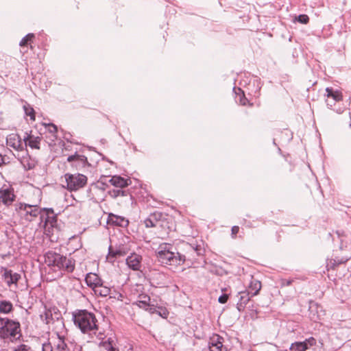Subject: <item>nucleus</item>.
I'll return each instance as SVG.
<instances>
[{
  "label": "nucleus",
  "mask_w": 351,
  "mask_h": 351,
  "mask_svg": "<svg viewBox=\"0 0 351 351\" xmlns=\"http://www.w3.org/2000/svg\"><path fill=\"white\" fill-rule=\"evenodd\" d=\"M343 232L341 233H340L339 231H337V234H338L339 237H341V235H343Z\"/></svg>",
  "instance_id": "5fc2aeb1"
},
{
  "label": "nucleus",
  "mask_w": 351,
  "mask_h": 351,
  "mask_svg": "<svg viewBox=\"0 0 351 351\" xmlns=\"http://www.w3.org/2000/svg\"><path fill=\"white\" fill-rule=\"evenodd\" d=\"M187 245H191V243H182L178 247L169 243L161 244L156 252L157 258L162 264L172 266L182 265L186 262L188 253H189V250H186Z\"/></svg>",
  "instance_id": "f257e3e1"
},
{
  "label": "nucleus",
  "mask_w": 351,
  "mask_h": 351,
  "mask_svg": "<svg viewBox=\"0 0 351 351\" xmlns=\"http://www.w3.org/2000/svg\"><path fill=\"white\" fill-rule=\"evenodd\" d=\"M14 311L12 303L8 300L0 301V313L2 314H8Z\"/></svg>",
  "instance_id": "c756f323"
},
{
  "label": "nucleus",
  "mask_w": 351,
  "mask_h": 351,
  "mask_svg": "<svg viewBox=\"0 0 351 351\" xmlns=\"http://www.w3.org/2000/svg\"><path fill=\"white\" fill-rule=\"evenodd\" d=\"M143 257L140 254L132 253L125 260L128 267L133 271H140L142 267Z\"/></svg>",
  "instance_id": "f8f14e48"
},
{
  "label": "nucleus",
  "mask_w": 351,
  "mask_h": 351,
  "mask_svg": "<svg viewBox=\"0 0 351 351\" xmlns=\"http://www.w3.org/2000/svg\"><path fill=\"white\" fill-rule=\"evenodd\" d=\"M348 258H341V259H333L331 258L328 261L326 267L328 270L329 269H335V267L341 264H343L348 261Z\"/></svg>",
  "instance_id": "2f4dec72"
},
{
  "label": "nucleus",
  "mask_w": 351,
  "mask_h": 351,
  "mask_svg": "<svg viewBox=\"0 0 351 351\" xmlns=\"http://www.w3.org/2000/svg\"><path fill=\"white\" fill-rule=\"evenodd\" d=\"M64 178L66 182V189L69 191H76L84 187L88 180L87 177L82 173H67L64 175Z\"/></svg>",
  "instance_id": "423d86ee"
},
{
  "label": "nucleus",
  "mask_w": 351,
  "mask_h": 351,
  "mask_svg": "<svg viewBox=\"0 0 351 351\" xmlns=\"http://www.w3.org/2000/svg\"><path fill=\"white\" fill-rule=\"evenodd\" d=\"M4 164H6L5 156H2L1 154H0V167Z\"/></svg>",
  "instance_id": "8fccbe9b"
},
{
  "label": "nucleus",
  "mask_w": 351,
  "mask_h": 351,
  "mask_svg": "<svg viewBox=\"0 0 351 351\" xmlns=\"http://www.w3.org/2000/svg\"><path fill=\"white\" fill-rule=\"evenodd\" d=\"M107 223L108 225L126 228L129 224V220L124 217L110 213L108 216Z\"/></svg>",
  "instance_id": "2eb2a0df"
},
{
  "label": "nucleus",
  "mask_w": 351,
  "mask_h": 351,
  "mask_svg": "<svg viewBox=\"0 0 351 351\" xmlns=\"http://www.w3.org/2000/svg\"><path fill=\"white\" fill-rule=\"evenodd\" d=\"M129 250L130 249L124 244H119L115 246L110 245L108 247V253L106 256V260L110 263H114L117 258L126 255L129 252Z\"/></svg>",
  "instance_id": "1a4fd4ad"
},
{
  "label": "nucleus",
  "mask_w": 351,
  "mask_h": 351,
  "mask_svg": "<svg viewBox=\"0 0 351 351\" xmlns=\"http://www.w3.org/2000/svg\"><path fill=\"white\" fill-rule=\"evenodd\" d=\"M223 338L217 334H214L212 337L210 339L209 341V348L210 351H213L211 350V347H215L218 351H227L226 348H223Z\"/></svg>",
  "instance_id": "4be33fe9"
},
{
  "label": "nucleus",
  "mask_w": 351,
  "mask_h": 351,
  "mask_svg": "<svg viewBox=\"0 0 351 351\" xmlns=\"http://www.w3.org/2000/svg\"><path fill=\"white\" fill-rule=\"evenodd\" d=\"M238 302L237 303V308L239 312H242L247 307L251 298L250 291H240L237 295Z\"/></svg>",
  "instance_id": "4468645a"
},
{
  "label": "nucleus",
  "mask_w": 351,
  "mask_h": 351,
  "mask_svg": "<svg viewBox=\"0 0 351 351\" xmlns=\"http://www.w3.org/2000/svg\"><path fill=\"white\" fill-rule=\"evenodd\" d=\"M42 351H53L51 343H43L42 346Z\"/></svg>",
  "instance_id": "de8ad7c7"
},
{
  "label": "nucleus",
  "mask_w": 351,
  "mask_h": 351,
  "mask_svg": "<svg viewBox=\"0 0 351 351\" xmlns=\"http://www.w3.org/2000/svg\"><path fill=\"white\" fill-rule=\"evenodd\" d=\"M162 217L163 215L161 212L155 211L144 220V224L146 228H154L157 226L158 222L162 219Z\"/></svg>",
  "instance_id": "6ab92c4d"
},
{
  "label": "nucleus",
  "mask_w": 351,
  "mask_h": 351,
  "mask_svg": "<svg viewBox=\"0 0 351 351\" xmlns=\"http://www.w3.org/2000/svg\"><path fill=\"white\" fill-rule=\"evenodd\" d=\"M15 210L27 221H32L38 215L41 217L42 208L37 205L19 203L15 206Z\"/></svg>",
  "instance_id": "39448f33"
},
{
  "label": "nucleus",
  "mask_w": 351,
  "mask_h": 351,
  "mask_svg": "<svg viewBox=\"0 0 351 351\" xmlns=\"http://www.w3.org/2000/svg\"><path fill=\"white\" fill-rule=\"evenodd\" d=\"M43 229H44V232L47 235V236H51V234H53V229L55 228H56V225H53V224H44L43 223Z\"/></svg>",
  "instance_id": "58836bf2"
},
{
  "label": "nucleus",
  "mask_w": 351,
  "mask_h": 351,
  "mask_svg": "<svg viewBox=\"0 0 351 351\" xmlns=\"http://www.w3.org/2000/svg\"><path fill=\"white\" fill-rule=\"evenodd\" d=\"M326 105L328 108H332L334 106V103H330V99H332L334 101H340L343 99V95L341 91L338 90H335L332 87H327L326 88Z\"/></svg>",
  "instance_id": "ddd939ff"
},
{
  "label": "nucleus",
  "mask_w": 351,
  "mask_h": 351,
  "mask_svg": "<svg viewBox=\"0 0 351 351\" xmlns=\"http://www.w3.org/2000/svg\"><path fill=\"white\" fill-rule=\"evenodd\" d=\"M7 145L14 148L17 151H23L24 147L23 146L21 138L19 135L12 134L10 135L6 139Z\"/></svg>",
  "instance_id": "aec40b11"
},
{
  "label": "nucleus",
  "mask_w": 351,
  "mask_h": 351,
  "mask_svg": "<svg viewBox=\"0 0 351 351\" xmlns=\"http://www.w3.org/2000/svg\"><path fill=\"white\" fill-rule=\"evenodd\" d=\"M247 101V99L243 95V97H241L240 102L242 105H245Z\"/></svg>",
  "instance_id": "603ef678"
},
{
  "label": "nucleus",
  "mask_w": 351,
  "mask_h": 351,
  "mask_svg": "<svg viewBox=\"0 0 351 351\" xmlns=\"http://www.w3.org/2000/svg\"><path fill=\"white\" fill-rule=\"evenodd\" d=\"M98 346L101 348V351H119L114 340L112 337H108L105 341H101Z\"/></svg>",
  "instance_id": "5701e85b"
},
{
  "label": "nucleus",
  "mask_w": 351,
  "mask_h": 351,
  "mask_svg": "<svg viewBox=\"0 0 351 351\" xmlns=\"http://www.w3.org/2000/svg\"><path fill=\"white\" fill-rule=\"evenodd\" d=\"M16 195L13 189L6 188L0 189V201L6 206H10L14 201Z\"/></svg>",
  "instance_id": "dca6fc26"
},
{
  "label": "nucleus",
  "mask_w": 351,
  "mask_h": 351,
  "mask_svg": "<svg viewBox=\"0 0 351 351\" xmlns=\"http://www.w3.org/2000/svg\"><path fill=\"white\" fill-rule=\"evenodd\" d=\"M337 101H334L332 99H330V103H334V105L335 104Z\"/></svg>",
  "instance_id": "6e6d98bb"
},
{
  "label": "nucleus",
  "mask_w": 351,
  "mask_h": 351,
  "mask_svg": "<svg viewBox=\"0 0 351 351\" xmlns=\"http://www.w3.org/2000/svg\"><path fill=\"white\" fill-rule=\"evenodd\" d=\"M2 269L4 270V273L2 275V277L3 278L8 286L11 287V285L13 284L16 285L19 280L21 278V274L18 273H14L12 270L8 269L7 268L2 267Z\"/></svg>",
  "instance_id": "f3484780"
},
{
  "label": "nucleus",
  "mask_w": 351,
  "mask_h": 351,
  "mask_svg": "<svg viewBox=\"0 0 351 351\" xmlns=\"http://www.w3.org/2000/svg\"><path fill=\"white\" fill-rule=\"evenodd\" d=\"M46 127H48V130L51 134H55L58 132L57 126L53 123H49L46 125Z\"/></svg>",
  "instance_id": "37998d69"
},
{
  "label": "nucleus",
  "mask_w": 351,
  "mask_h": 351,
  "mask_svg": "<svg viewBox=\"0 0 351 351\" xmlns=\"http://www.w3.org/2000/svg\"><path fill=\"white\" fill-rule=\"evenodd\" d=\"M45 263L49 267L56 268L59 271L72 273L75 269V261L55 251L49 250L44 255Z\"/></svg>",
  "instance_id": "f03ea898"
},
{
  "label": "nucleus",
  "mask_w": 351,
  "mask_h": 351,
  "mask_svg": "<svg viewBox=\"0 0 351 351\" xmlns=\"http://www.w3.org/2000/svg\"><path fill=\"white\" fill-rule=\"evenodd\" d=\"M319 308H321V306L317 302L312 300L309 302L308 311H310L311 319L316 321V319H318Z\"/></svg>",
  "instance_id": "c85d7f7f"
},
{
  "label": "nucleus",
  "mask_w": 351,
  "mask_h": 351,
  "mask_svg": "<svg viewBox=\"0 0 351 351\" xmlns=\"http://www.w3.org/2000/svg\"><path fill=\"white\" fill-rule=\"evenodd\" d=\"M23 110L26 116H29L30 119L34 121L36 119V113L32 106L27 102L23 106Z\"/></svg>",
  "instance_id": "72a5a7b5"
},
{
  "label": "nucleus",
  "mask_w": 351,
  "mask_h": 351,
  "mask_svg": "<svg viewBox=\"0 0 351 351\" xmlns=\"http://www.w3.org/2000/svg\"><path fill=\"white\" fill-rule=\"evenodd\" d=\"M74 324L80 328L82 333L98 330L97 319L93 313L88 311L77 310L73 313Z\"/></svg>",
  "instance_id": "7ed1b4c3"
},
{
  "label": "nucleus",
  "mask_w": 351,
  "mask_h": 351,
  "mask_svg": "<svg viewBox=\"0 0 351 351\" xmlns=\"http://www.w3.org/2000/svg\"><path fill=\"white\" fill-rule=\"evenodd\" d=\"M97 337L99 339H101V341H105L104 340V334L103 332H99L97 335Z\"/></svg>",
  "instance_id": "3c124183"
},
{
  "label": "nucleus",
  "mask_w": 351,
  "mask_h": 351,
  "mask_svg": "<svg viewBox=\"0 0 351 351\" xmlns=\"http://www.w3.org/2000/svg\"><path fill=\"white\" fill-rule=\"evenodd\" d=\"M58 351H68L66 343L64 341H60L57 346Z\"/></svg>",
  "instance_id": "79ce46f5"
},
{
  "label": "nucleus",
  "mask_w": 351,
  "mask_h": 351,
  "mask_svg": "<svg viewBox=\"0 0 351 351\" xmlns=\"http://www.w3.org/2000/svg\"><path fill=\"white\" fill-rule=\"evenodd\" d=\"M157 308H158V307L155 306L153 304H149V306L147 307V308H145V310L148 311L151 314H154V313H157V311H158Z\"/></svg>",
  "instance_id": "a18cd8bd"
},
{
  "label": "nucleus",
  "mask_w": 351,
  "mask_h": 351,
  "mask_svg": "<svg viewBox=\"0 0 351 351\" xmlns=\"http://www.w3.org/2000/svg\"><path fill=\"white\" fill-rule=\"evenodd\" d=\"M322 343H317V340L311 337L306 339L303 341H295L291 343L290 346V351H306L311 350L312 351H321Z\"/></svg>",
  "instance_id": "0eeeda50"
},
{
  "label": "nucleus",
  "mask_w": 351,
  "mask_h": 351,
  "mask_svg": "<svg viewBox=\"0 0 351 351\" xmlns=\"http://www.w3.org/2000/svg\"><path fill=\"white\" fill-rule=\"evenodd\" d=\"M0 326L1 339L14 341L21 337L19 322L9 318L0 317Z\"/></svg>",
  "instance_id": "20e7f679"
},
{
  "label": "nucleus",
  "mask_w": 351,
  "mask_h": 351,
  "mask_svg": "<svg viewBox=\"0 0 351 351\" xmlns=\"http://www.w3.org/2000/svg\"><path fill=\"white\" fill-rule=\"evenodd\" d=\"M67 161L71 164L72 167L77 169L90 166L87 158L84 155L77 154V152L69 156L67 158Z\"/></svg>",
  "instance_id": "9d476101"
},
{
  "label": "nucleus",
  "mask_w": 351,
  "mask_h": 351,
  "mask_svg": "<svg viewBox=\"0 0 351 351\" xmlns=\"http://www.w3.org/2000/svg\"><path fill=\"white\" fill-rule=\"evenodd\" d=\"M14 351H34V350L29 346L22 343L15 347Z\"/></svg>",
  "instance_id": "ea45409f"
},
{
  "label": "nucleus",
  "mask_w": 351,
  "mask_h": 351,
  "mask_svg": "<svg viewBox=\"0 0 351 351\" xmlns=\"http://www.w3.org/2000/svg\"><path fill=\"white\" fill-rule=\"evenodd\" d=\"M108 185L102 182V181H97L96 183L92 184V187L93 188L94 191H105L107 188Z\"/></svg>",
  "instance_id": "e433bc0d"
},
{
  "label": "nucleus",
  "mask_w": 351,
  "mask_h": 351,
  "mask_svg": "<svg viewBox=\"0 0 351 351\" xmlns=\"http://www.w3.org/2000/svg\"><path fill=\"white\" fill-rule=\"evenodd\" d=\"M26 152V156H22L19 160L25 169L30 170L35 167V162L30 158L27 149Z\"/></svg>",
  "instance_id": "bb28decb"
},
{
  "label": "nucleus",
  "mask_w": 351,
  "mask_h": 351,
  "mask_svg": "<svg viewBox=\"0 0 351 351\" xmlns=\"http://www.w3.org/2000/svg\"><path fill=\"white\" fill-rule=\"evenodd\" d=\"M93 191H94V190H93V188L92 187V186L86 191L87 196L90 199H93L94 197V195L92 193Z\"/></svg>",
  "instance_id": "09e8293b"
},
{
  "label": "nucleus",
  "mask_w": 351,
  "mask_h": 351,
  "mask_svg": "<svg viewBox=\"0 0 351 351\" xmlns=\"http://www.w3.org/2000/svg\"><path fill=\"white\" fill-rule=\"evenodd\" d=\"M295 21L301 24H307L309 22V17L306 14H300L295 16Z\"/></svg>",
  "instance_id": "4c0bfd02"
},
{
  "label": "nucleus",
  "mask_w": 351,
  "mask_h": 351,
  "mask_svg": "<svg viewBox=\"0 0 351 351\" xmlns=\"http://www.w3.org/2000/svg\"><path fill=\"white\" fill-rule=\"evenodd\" d=\"M102 281L100 277L95 273H88L85 277V282L87 286L91 288L93 291H94L98 285H100Z\"/></svg>",
  "instance_id": "412c9836"
},
{
  "label": "nucleus",
  "mask_w": 351,
  "mask_h": 351,
  "mask_svg": "<svg viewBox=\"0 0 351 351\" xmlns=\"http://www.w3.org/2000/svg\"><path fill=\"white\" fill-rule=\"evenodd\" d=\"M42 210L40 223L57 226L58 217L54 214L53 209L51 208H43Z\"/></svg>",
  "instance_id": "9b49d317"
},
{
  "label": "nucleus",
  "mask_w": 351,
  "mask_h": 351,
  "mask_svg": "<svg viewBox=\"0 0 351 351\" xmlns=\"http://www.w3.org/2000/svg\"><path fill=\"white\" fill-rule=\"evenodd\" d=\"M228 300V295L223 293L218 298V302L221 304H226Z\"/></svg>",
  "instance_id": "c03bdc74"
},
{
  "label": "nucleus",
  "mask_w": 351,
  "mask_h": 351,
  "mask_svg": "<svg viewBox=\"0 0 351 351\" xmlns=\"http://www.w3.org/2000/svg\"><path fill=\"white\" fill-rule=\"evenodd\" d=\"M239 227L237 226H234L232 227V229H231V236L232 238H235L237 233L239 232Z\"/></svg>",
  "instance_id": "49530a36"
},
{
  "label": "nucleus",
  "mask_w": 351,
  "mask_h": 351,
  "mask_svg": "<svg viewBox=\"0 0 351 351\" xmlns=\"http://www.w3.org/2000/svg\"><path fill=\"white\" fill-rule=\"evenodd\" d=\"M109 195L115 199L118 197H128L130 196L132 198V195L130 194L129 190L124 189V188H119L116 189H112L108 191Z\"/></svg>",
  "instance_id": "a878e982"
},
{
  "label": "nucleus",
  "mask_w": 351,
  "mask_h": 351,
  "mask_svg": "<svg viewBox=\"0 0 351 351\" xmlns=\"http://www.w3.org/2000/svg\"><path fill=\"white\" fill-rule=\"evenodd\" d=\"M150 297L146 293L139 294L138 300L133 303L134 305H136L141 308H147L149 306Z\"/></svg>",
  "instance_id": "393cba45"
},
{
  "label": "nucleus",
  "mask_w": 351,
  "mask_h": 351,
  "mask_svg": "<svg viewBox=\"0 0 351 351\" xmlns=\"http://www.w3.org/2000/svg\"><path fill=\"white\" fill-rule=\"evenodd\" d=\"M40 319L47 324H49L51 322L53 323L51 307L47 308V306H45V311L43 313L40 314Z\"/></svg>",
  "instance_id": "473e14b6"
},
{
  "label": "nucleus",
  "mask_w": 351,
  "mask_h": 351,
  "mask_svg": "<svg viewBox=\"0 0 351 351\" xmlns=\"http://www.w3.org/2000/svg\"><path fill=\"white\" fill-rule=\"evenodd\" d=\"M261 289V283L259 280L252 278L247 291H250L251 297L256 295Z\"/></svg>",
  "instance_id": "cd10ccee"
},
{
  "label": "nucleus",
  "mask_w": 351,
  "mask_h": 351,
  "mask_svg": "<svg viewBox=\"0 0 351 351\" xmlns=\"http://www.w3.org/2000/svg\"><path fill=\"white\" fill-rule=\"evenodd\" d=\"M292 282L293 280H286L285 282H283V285L289 286L291 285Z\"/></svg>",
  "instance_id": "864d4df0"
},
{
  "label": "nucleus",
  "mask_w": 351,
  "mask_h": 351,
  "mask_svg": "<svg viewBox=\"0 0 351 351\" xmlns=\"http://www.w3.org/2000/svg\"><path fill=\"white\" fill-rule=\"evenodd\" d=\"M156 314H158V315H160V317H162L163 318H166L167 317V315H169V312L166 308H163L162 306H158V311H157Z\"/></svg>",
  "instance_id": "a19ab883"
},
{
  "label": "nucleus",
  "mask_w": 351,
  "mask_h": 351,
  "mask_svg": "<svg viewBox=\"0 0 351 351\" xmlns=\"http://www.w3.org/2000/svg\"><path fill=\"white\" fill-rule=\"evenodd\" d=\"M51 313H52L53 323L55 321H59L60 319H63L60 311L56 306H52V307H51Z\"/></svg>",
  "instance_id": "c9c22d12"
},
{
  "label": "nucleus",
  "mask_w": 351,
  "mask_h": 351,
  "mask_svg": "<svg viewBox=\"0 0 351 351\" xmlns=\"http://www.w3.org/2000/svg\"><path fill=\"white\" fill-rule=\"evenodd\" d=\"M34 38V34L29 33L27 34L25 37L22 38V40L20 41L19 45L21 47H27L29 43L32 40V39Z\"/></svg>",
  "instance_id": "f704fd0d"
},
{
  "label": "nucleus",
  "mask_w": 351,
  "mask_h": 351,
  "mask_svg": "<svg viewBox=\"0 0 351 351\" xmlns=\"http://www.w3.org/2000/svg\"><path fill=\"white\" fill-rule=\"evenodd\" d=\"M104 282L102 281L100 283V285H98L97 288L94 289V293L97 295H99L101 297H106L110 293V289L108 287L104 286Z\"/></svg>",
  "instance_id": "7c9ffc66"
},
{
  "label": "nucleus",
  "mask_w": 351,
  "mask_h": 351,
  "mask_svg": "<svg viewBox=\"0 0 351 351\" xmlns=\"http://www.w3.org/2000/svg\"><path fill=\"white\" fill-rule=\"evenodd\" d=\"M23 141L25 142V147L29 146L32 149H40V144L41 141V137L40 136H34L28 132H25V136L23 137Z\"/></svg>",
  "instance_id": "a211bd4d"
},
{
  "label": "nucleus",
  "mask_w": 351,
  "mask_h": 351,
  "mask_svg": "<svg viewBox=\"0 0 351 351\" xmlns=\"http://www.w3.org/2000/svg\"><path fill=\"white\" fill-rule=\"evenodd\" d=\"M238 90H239V92H242V90H241V88H238Z\"/></svg>",
  "instance_id": "4d7b16f0"
},
{
  "label": "nucleus",
  "mask_w": 351,
  "mask_h": 351,
  "mask_svg": "<svg viewBox=\"0 0 351 351\" xmlns=\"http://www.w3.org/2000/svg\"><path fill=\"white\" fill-rule=\"evenodd\" d=\"M186 250H189V253L186 262L188 265L193 264L194 262L200 263L201 261H204L205 249L201 245H187Z\"/></svg>",
  "instance_id": "6e6552de"
},
{
  "label": "nucleus",
  "mask_w": 351,
  "mask_h": 351,
  "mask_svg": "<svg viewBox=\"0 0 351 351\" xmlns=\"http://www.w3.org/2000/svg\"><path fill=\"white\" fill-rule=\"evenodd\" d=\"M109 182L117 188H125L131 184V180L120 176H114L109 180Z\"/></svg>",
  "instance_id": "b1692460"
}]
</instances>
